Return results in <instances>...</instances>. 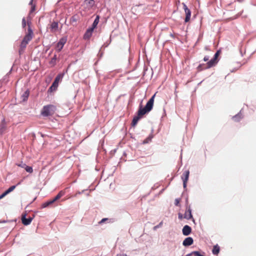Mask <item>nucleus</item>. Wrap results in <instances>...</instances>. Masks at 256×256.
I'll list each match as a JSON object with an SVG mask.
<instances>
[{
	"label": "nucleus",
	"mask_w": 256,
	"mask_h": 256,
	"mask_svg": "<svg viewBox=\"0 0 256 256\" xmlns=\"http://www.w3.org/2000/svg\"><path fill=\"white\" fill-rule=\"evenodd\" d=\"M86 2L90 6H92L94 4V0H86Z\"/></svg>",
	"instance_id": "obj_30"
},
{
	"label": "nucleus",
	"mask_w": 256,
	"mask_h": 256,
	"mask_svg": "<svg viewBox=\"0 0 256 256\" xmlns=\"http://www.w3.org/2000/svg\"><path fill=\"white\" fill-rule=\"evenodd\" d=\"M32 220V218L31 217H29L28 218H26V216H22V223L25 225L27 226L30 224Z\"/></svg>",
	"instance_id": "obj_10"
},
{
	"label": "nucleus",
	"mask_w": 256,
	"mask_h": 256,
	"mask_svg": "<svg viewBox=\"0 0 256 256\" xmlns=\"http://www.w3.org/2000/svg\"><path fill=\"white\" fill-rule=\"evenodd\" d=\"M30 4L32 6L31 10L30 12V13L31 14L35 10V5L33 4V0H31Z\"/></svg>",
	"instance_id": "obj_24"
},
{
	"label": "nucleus",
	"mask_w": 256,
	"mask_h": 256,
	"mask_svg": "<svg viewBox=\"0 0 256 256\" xmlns=\"http://www.w3.org/2000/svg\"><path fill=\"white\" fill-rule=\"evenodd\" d=\"M190 175V172L188 170H185L182 176V178L183 180V186L184 188H186V183L188 180Z\"/></svg>",
	"instance_id": "obj_7"
},
{
	"label": "nucleus",
	"mask_w": 256,
	"mask_h": 256,
	"mask_svg": "<svg viewBox=\"0 0 256 256\" xmlns=\"http://www.w3.org/2000/svg\"><path fill=\"white\" fill-rule=\"evenodd\" d=\"M142 117L138 115V114H137V116H135L132 121V125L133 126H134L138 123V121L140 118H141Z\"/></svg>",
	"instance_id": "obj_18"
},
{
	"label": "nucleus",
	"mask_w": 256,
	"mask_h": 256,
	"mask_svg": "<svg viewBox=\"0 0 256 256\" xmlns=\"http://www.w3.org/2000/svg\"><path fill=\"white\" fill-rule=\"evenodd\" d=\"M58 84H56V82H53L52 86L50 87V88L48 90V92H52L54 91H55L56 90L58 87Z\"/></svg>",
	"instance_id": "obj_17"
},
{
	"label": "nucleus",
	"mask_w": 256,
	"mask_h": 256,
	"mask_svg": "<svg viewBox=\"0 0 256 256\" xmlns=\"http://www.w3.org/2000/svg\"><path fill=\"white\" fill-rule=\"evenodd\" d=\"M56 56L54 55V57L52 58L50 62V64L52 66H54L56 64Z\"/></svg>",
	"instance_id": "obj_26"
},
{
	"label": "nucleus",
	"mask_w": 256,
	"mask_h": 256,
	"mask_svg": "<svg viewBox=\"0 0 256 256\" xmlns=\"http://www.w3.org/2000/svg\"><path fill=\"white\" fill-rule=\"evenodd\" d=\"M24 168L29 173H32L33 172L32 168L31 166H29L26 165L24 167Z\"/></svg>",
	"instance_id": "obj_25"
},
{
	"label": "nucleus",
	"mask_w": 256,
	"mask_h": 256,
	"mask_svg": "<svg viewBox=\"0 0 256 256\" xmlns=\"http://www.w3.org/2000/svg\"><path fill=\"white\" fill-rule=\"evenodd\" d=\"M206 66V64H200L198 67V70L200 71L203 70L208 69V68H205Z\"/></svg>",
	"instance_id": "obj_23"
},
{
	"label": "nucleus",
	"mask_w": 256,
	"mask_h": 256,
	"mask_svg": "<svg viewBox=\"0 0 256 256\" xmlns=\"http://www.w3.org/2000/svg\"><path fill=\"white\" fill-rule=\"evenodd\" d=\"M30 24H31L30 22H28V23H27L28 26V32L26 34V36H24V38L22 40L23 42H26L28 44V42L32 40L33 35H34L33 31L32 30V28H30Z\"/></svg>",
	"instance_id": "obj_4"
},
{
	"label": "nucleus",
	"mask_w": 256,
	"mask_h": 256,
	"mask_svg": "<svg viewBox=\"0 0 256 256\" xmlns=\"http://www.w3.org/2000/svg\"><path fill=\"white\" fill-rule=\"evenodd\" d=\"M116 256H127L126 254H117Z\"/></svg>",
	"instance_id": "obj_44"
},
{
	"label": "nucleus",
	"mask_w": 256,
	"mask_h": 256,
	"mask_svg": "<svg viewBox=\"0 0 256 256\" xmlns=\"http://www.w3.org/2000/svg\"><path fill=\"white\" fill-rule=\"evenodd\" d=\"M209 60V56H205L204 58V62H207Z\"/></svg>",
	"instance_id": "obj_37"
},
{
	"label": "nucleus",
	"mask_w": 256,
	"mask_h": 256,
	"mask_svg": "<svg viewBox=\"0 0 256 256\" xmlns=\"http://www.w3.org/2000/svg\"><path fill=\"white\" fill-rule=\"evenodd\" d=\"M26 25V22L24 18L22 20V26L23 28H25Z\"/></svg>",
	"instance_id": "obj_28"
},
{
	"label": "nucleus",
	"mask_w": 256,
	"mask_h": 256,
	"mask_svg": "<svg viewBox=\"0 0 256 256\" xmlns=\"http://www.w3.org/2000/svg\"><path fill=\"white\" fill-rule=\"evenodd\" d=\"M184 218L187 220H190L192 218V211L189 208L186 212L184 216Z\"/></svg>",
	"instance_id": "obj_14"
},
{
	"label": "nucleus",
	"mask_w": 256,
	"mask_h": 256,
	"mask_svg": "<svg viewBox=\"0 0 256 256\" xmlns=\"http://www.w3.org/2000/svg\"><path fill=\"white\" fill-rule=\"evenodd\" d=\"M6 128V125L5 120H4L1 124L0 132L2 134L4 132Z\"/></svg>",
	"instance_id": "obj_19"
},
{
	"label": "nucleus",
	"mask_w": 256,
	"mask_h": 256,
	"mask_svg": "<svg viewBox=\"0 0 256 256\" xmlns=\"http://www.w3.org/2000/svg\"><path fill=\"white\" fill-rule=\"evenodd\" d=\"M155 96L156 94H154L152 96V98L149 100L146 103L145 107L143 108L142 105L140 106L139 109L138 111V114L142 118L143 116L146 113H148L152 110L154 106Z\"/></svg>",
	"instance_id": "obj_1"
},
{
	"label": "nucleus",
	"mask_w": 256,
	"mask_h": 256,
	"mask_svg": "<svg viewBox=\"0 0 256 256\" xmlns=\"http://www.w3.org/2000/svg\"><path fill=\"white\" fill-rule=\"evenodd\" d=\"M194 255L195 256H204L202 255L201 254H200V252L197 251L194 252Z\"/></svg>",
	"instance_id": "obj_33"
},
{
	"label": "nucleus",
	"mask_w": 256,
	"mask_h": 256,
	"mask_svg": "<svg viewBox=\"0 0 256 256\" xmlns=\"http://www.w3.org/2000/svg\"><path fill=\"white\" fill-rule=\"evenodd\" d=\"M194 240L192 238L188 237L184 239L183 241L182 244L185 246H189L193 244Z\"/></svg>",
	"instance_id": "obj_12"
},
{
	"label": "nucleus",
	"mask_w": 256,
	"mask_h": 256,
	"mask_svg": "<svg viewBox=\"0 0 256 256\" xmlns=\"http://www.w3.org/2000/svg\"><path fill=\"white\" fill-rule=\"evenodd\" d=\"M220 250V246L218 244L214 246L212 250V254L217 255L219 253Z\"/></svg>",
	"instance_id": "obj_20"
},
{
	"label": "nucleus",
	"mask_w": 256,
	"mask_h": 256,
	"mask_svg": "<svg viewBox=\"0 0 256 256\" xmlns=\"http://www.w3.org/2000/svg\"><path fill=\"white\" fill-rule=\"evenodd\" d=\"M4 194H3V193L0 196V200L4 198Z\"/></svg>",
	"instance_id": "obj_43"
},
{
	"label": "nucleus",
	"mask_w": 256,
	"mask_h": 256,
	"mask_svg": "<svg viewBox=\"0 0 256 256\" xmlns=\"http://www.w3.org/2000/svg\"><path fill=\"white\" fill-rule=\"evenodd\" d=\"M28 44V43L24 42L22 40V41L21 44H20V48L19 49L20 54H21L24 52V50L25 48H26Z\"/></svg>",
	"instance_id": "obj_15"
},
{
	"label": "nucleus",
	"mask_w": 256,
	"mask_h": 256,
	"mask_svg": "<svg viewBox=\"0 0 256 256\" xmlns=\"http://www.w3.org/2000/svg\"><path fill=\"white\" fill-rule=\"evenodd\" d=\"M180 202V198H176L174 200V204L176 206H178Z\"/></svg>",
	"instance_id": "obj_31"
},
{
	"label": "nucleus",
	"mask_w": 256,
	"mask_h": 256,
	"mask_svg": "<svg viewBox=\"0 0 256 256\" xmlns=\"http://www.w3.org/2000/svg\"><path fill=\"white\" fill-rule=\"evenodd\" d=\"M60 79V76H57L56 78H55V80H54V82H55V83L56 82V84H58Z\"/></svg>",
	"instance_id": "obj_32"
},
{
	"label": "nucleus",
	"mask_w": 256,
	"mask_h": 256,
	"mask_svg": "<svg viewBox=\"0 0 256 256\" xmlns=\"http://www.w3.org/2000/svg\"><path fill=\"white\" fill-rule=\"evenodd\" d=\"M162 224V222H161L160 223V224H159L158 226H155V228H158V227H159V226H161Z\"/></svg>",
	"instance_id": "obj_42"
},
{
	"label": "nucleus",
	"mask_w": 256,
	"mask_h": 256,
	"mask_svg": "<svg viewBox=\"0 0 256 256\" xmlns=\"http://www.w3.org/2000/svg\"><path fill=\"white\" fill-rule=\"evenodd\" d=\"M152 136H148V138H146L145 140H144L143 143L144 144H147L148 142H149L151 141L152 140Z\"/></svg>",
	"instance_id": "obj_27"
},
{
	"label": "nucleus",
	"mask_w": 256,
	"mask_h": 256,
	"mask_svg": "<svg viewBox=\"0 0 256 256\" xmlns=\"http://www.w3.org/2000/svg\"><path fill=\"white\" fill-rule=\"evenodd\" d=\"M220 54V52L217 51L214 55V57L206 63L205 68H210L216 65L218 62V57Z\"/></svg>",
	"instance_id": "obj_5"
},
{
	"label": "nucleus",
	"mask_w": 256,
	"mask_h": 256,
	"mask_svg": "<svg viewBox=\"0 0 256 256\" xmlns=\"http://www.w3.org/2000/svg\"><path fill=\"white\" fill-rule=\"evenodd\" d=\"M56 110V106L53 104H48L43 107L41 114L44 116H52Z\"/></svg>",
	"instance_id": "obj_2"
},
{
	"label": "nucleus",
	"mask_w": 256,
	"mask_h": 256,
	"mask_svg": "<svg viewBox=\"0 0 256 256\" xmlns=\"http://www.w3.org/2000/svg\"><path fill=\"white\" fill-rule=\"evenodd\" d=\"M18 166H20V167H22V168H24V167L26 166V164H22V163L21 164H18Z\"/></svg>",
	"instance_id": "obj_35"
},
{
	"label": "nucleus",
	"mask_w": 256,
	"mask_h": 256,
	"mask_svg": "<svg viewBox=\"0 0 256 256\" xmlns=\"http://www.w3.org/2000/svg\"><path fill=\"white\" fill-rule=\"evenodd\" d=\"M10 192H9V191L7 190H6L4 193L3 194H4V196H6L7 194H10Z\"/></svg>",
	"instance_id": "obj_40"
},
{
	"label": "nucleus",
	"mask_w": 256,
	"mask_h": 256,
	"mask_svg": "<svg viewBox=\"0 0 256 256\" xmlns=\"http://www.w3.org/2000/svg\"><path fill=\"white\" fill-rule=\"evenodd\" d=\"M64 194V192L62 190L60 191L58 194L52 200H50L44 203L42 205V208H46L50 205L52 204L57 200H59L61 197H62Z\"/></svg>",
	"instance_id": "obj_3"
},
{
	"label": "nucleus",
	"mask_w": 256,
	"mask_h": 256,
	"mask_svg": "<svg viewBox=\"0 0 256 256\" xmlns=\"http://www.w3.org/2000/svg\"><path fill=\"white\" fill-rule=\"evenodd\" d=\"M194 252H191L190 254H186V256H192V254L194 255Z\"/></svg>",
	"instance_id": "obj_41"
},
{
	"label": "nucleus",
	"mask_w": 256,
	"mask_h": 256,
	"mask_svg": "<svg viewBox=\"0 0 256 256\" xmlns=\"http://www.w3.org/2000/svg\"><path fill=\"white\" fill-rule=\"evenodd\" d=\"M10 192H9V191L7 190H6L4 193L3 194H4V196H6L7 194H10Z\"/></svg>",
	"instance_id": "obj_38"
},
{
	"label": "nucleus",
	"mask_w": 256,
	"mask_h": 256,
	"mask_svg": "<svg viewBox=\"0 0 256 256\" xmlns=\"http://www.w3.org/2000/svg\"><path fill=\"white\" fill-rule=\"evenodd\" d=\"M184 9L186 13V18L184 21L186 22H188L190 21L191 16V12L190 9L188 8L186 4L184 3L182 4Z\"/></svg>",
	"instance_id": "obj_8"
},
{
	"label": "nucleus",
	"mask_w": 256,
	"mask_h": 256,
	"mask_svg": "<svg viewBox=\"0 0 256 256\" xmlns=\"http://www.w3.org/2000/svg\"><path fill=\"white\" fill-rule=\"evenodd\" d=\"M178 218L180 220H182V218H184L183 215L180 213L178 214Z\"/></svg>",
	"instance_id": "obj_36"
},
{
	"label": "nucleus",
	"mask_w": 256,
	"mask_h": 256,
	"mask_svg": "<svg viewBox=\"0 0 256 256\" xmlns=\"http://www.w3.org/2000/svg\"><path fill=\"white\" fill-rule=\"evenodd\" d=\"M236 118V116L233 117L234 119H235Z\"/></svg>",
	"instance_id": "obj_45"
},
{
	"label": "nucleus",
	"mask_w": 256,
	"mask_h": 256,
	"mask_svg": "<svg viewBox=\"0 0 256 256\" xmlns=\"http://www.w3.org/2000/svg\"><path fill=\"white\" fill-rule=\"evenodd\" d=\"M66 42V38H62L60 39V41L58 42L56 49L58 52H60L64 47V46Z\"/></svg>",
	"instance_id": "obj_6"
},
{
	"label": "nucleus",
	"mask_w": 256,
	"mask_h": 256,
	"mask_svg": "<svg viewBox=\"0 0 256 256\" xmlns=\"http://www.w3.org/2000/svg\"><path fill=\"white\" fill-rule=\"evenodd\" d=\"M182 232L184 235L188 236L191 233L192 228L190 226L186 225L184 226Z\"/></svg>",
	"instance_id": "obj_11"
},
{
	"label": "nucleus",
	"mask_w": 256,
	"mask_h": 256,
	"mask_svg": "<svg viewBox=\"0 0 256 256\" xmlns=\"http://www.w3.org/2000/svg\"><path fill=\"white\" fill-rule=\"evenodd\" d=\"M30 94V92L28 90H26L24 92L23 94L22 95V100L24 101H26L28 100V98Z\"/></svg>",
	"instance_id": "obj_22"
},
{
	"label": "nucleus",
	"mask_w": 256,
	"mask_h": 256,
	"mask_svg": "<svg viewBox=\"0 0 256 256\" xmlns=\"http://www.w3.org/2000/svg\"><path fill=\"white\" fill-rule=\"evenodd\" d=\"M108 220V218H102L98 223L100 224H102L104 223L105 221L107 220Z\"/></svg>",
	"instance_id": "obj_34"
},
{
	"label": "nucleus",
	"mask_w": 256,
	"mask_h": 256,
	"mask_svg": "<svg viewBox=\"0 0 256 256\" xmlns=\"http://www.w3.org/2000/svg\"><path fill=\"white\" fill-rule=\"evenodd\" d=\"M58 22H53L50 26V31L52 32H55L58 30Z\"/></svg>",
	"instance_id": "obj_13"
},
{
	"label": "nucleus",
	"mask_w": 256,
	"mask_h": 256,
	"mask_svg": "<svg viewBox=\"0 0 256 256\" xmlns=\"http://www.w3.org/2000/svg\"><path fill=\"white\" fill-rule=\"evenodd\" d=\"M94 30V29H92L90 28H88L84 35V40L89 39L91 37Z\"/></svg>",
	"instance_id": "obj_9"
},
{
	"label": "nucleus",
	"mask_w": 256,
	"mask_h": 256,
	"mask_svg": "<svg viewBox=\"0 0 256 256\" xmlns=\"http://www.w3.org/2000/svg\"><path fill=\"white\" fill-rule=\"evenodd\" d=\"M10 192H9V191L7 190H6L4 193L3 194H4V196H6L7 194H10Z\"/></svg>",
	"instance_id": "obj_39"
},
{
	"label": "nucleus",
	"mask_w": 256,
	"mask_h": 256,
	"mask_svg": "<svg viewBox=\"0 0 256 256\" xmlns=\"http://www.w3.org/2000/svg\"><path fill=\"white\" fill-rule=\"evenodd\" d=\"M28 44V43L24 42L22 40V41L21 44H20V48L19 49L20 54H21L24 52V50L25 48H26Z\"/></svg>",
	"instance_id": "obj_16"
},
{
	"label": "nucleus",
	"mask_w": 256,
	"mask_h": 256,
	"mask_svg": "<svg viewBox=\"0 0 256 256\" xmlns=\"http://www.w3.org/2000/svg\"><path fill=\"white\" fill-rule=\"evenodd\" d=\"M99 20H100L99 16H96L92 24V26L90 28L94 30L98 24Z\"/></svg>",
	"instance_id": "obj_21"
},
{
	"label": "nucleus",
	"mask_w": 256,
	"mask_h": 256,
	"mask_svg": "<svg viewBox=\"0 0 256 256\" xmlns=\"http://www.w3.org/2000/svg\"><path fill=\"white\" fill-rule=\"evenodd\" d=\"M16 188V186H12L10 187L8 190L10 192H12Z\"/></svg>",
	"instance_id": "obj_29"
}]
</instances>
